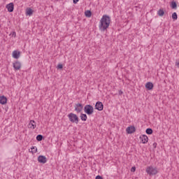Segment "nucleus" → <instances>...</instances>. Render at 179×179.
Segmentation results:
<instances>
[{
    "label": "nucleus",
    "mask_w": 179,
    "mask_h": 179,
    "mask_svg": "<svg viewBox=\"0 0 179 179\" xmlns=\"http://www.w3.org/2000/svg\"><path fill=\"white\" fill-rule=\"evenodd\" d=\"M110 22L111 17L108 15H103L99 22V28L100 31H107V29L110 27Z\"/></svg>",
    "instance_id": "f257e3e1"
},
{
    "label": "nucleus",
    "mask_w": 179,
    "mask_h": 179,
    "mask_svg": "<svg viewBox=\"0 0 179 179\" xmlns=\"http://www.w3.org/2000/svg\"><path fill=\"white\" fill-rule=\"evenodd\" d=\"M67 117L70 122H72L73 124H79V117H78V115L71 113Z\"/></svg>",
    "instance_id": "f03ea898"
},
{
    "label": "nucleus",
    "mask_w": 179,
    "mask_h": 179,
    "mask_svg": "<svg viewBox=\"0 0 179 179\" xmlns=\"http://www.w3.org/2000/svg\"><path fill=\"white\" fill-rule=\"evenodd\" d=\"M146 173L150 176H156V174L158 173L157 168L153 167L152 166H148L146 168Z\"/></svg>",
    "instance_id": "7ed1b4c3"
},
{
    "label": "nucleus",
    "mask_w": 179,
    "mask_h": 179,
    "mask_svg": "<svg viewBox=\"0 0 179 179\" xmlns=\"http://www.w3.org/2000/svg\"><path fill=\"white\" fill-rule=\"evenodd\" d=\"M84 111L87 115H92L94 113V108L92 105H85L84 107Z\"/></svg>",
    "instance_id": "20e7f679"
},
{
    "label": "nucleus",
    "mask_w": 179,
    "mask_h": 179,
    "mask_svg": "<svg viewBox=\"0 0 179 179\" xmlns=\"http://www.w3.org/2000/svg\"><path fill=\"white\" fill-rule=\"evenodd\" d=\"M104 108V105L101 101H97L95 104V110H98V111H103Z\"/></svg>",
    "instance_id": "39448f33"
},
{
    "label": "nucleus",
    "mask_w": 179,
    "mask_h": 179,
    "mask_svg": "<svg viewBox=\"0 0 179 179\" xmlns=\"http://www.w3.org/2000/svg\"><path fill=\"white\" fill-rule=\"evenodd\" d=\"M38 162L42 164H45L47 163V157L44 155H39L38 157Z\"/></svg>",
    "instance_id": "423d86ee"
},
{
    "label": "nucleus",
    "mask_w": 179,
    "mask_h": 179,
    "mask_svg": "<svg viewBox=\"0 0 179 179\" xmlns=\"http://www.w3.org/2000/svg\"><path fill=\"white\" fill-rule=\"evenodd\" d=\"M83 110V105L82 103H76L75 105V111L79 113Z\"/></svg>",
    "instance_id": "0eeeda50"
},
{
    "label": "nucleus",
    "mask_w": 179,
    "mask_h": 179,
    "mask_svg": "<svg viewBox=\"0 0 179 179\" xmlns=\"http://www.w3.org/2000/svg\"><path fill=\"white\" fill-rule=\"evenodd\" d=\"M6 9H8V12L12 13L15 9V4L13 3H10L6 6Z\"/></svg>",
    "instance_id": "6e6552de"
},
{
    "label": "nucleus",
    "mask_w": 179,
    "mask_h": 179,
    "mask_svg": "<svg viewBox=\"0 0 179 179\" xmlns=\"http://www.w3.org/2000/svg\"><path fill=\"white\" fill-rule=\"evenodd\" d=\"M13 68L15 69V71H19L20 68H22V64L19 61H16L13 63Z\"/></svg>",
    "instance_id": "1a4fd4ad"
},
{
    "label": "nucleus",
    "mask_w": 179,
    "mask_h": 179,
    "mask_svg": "<svg viewBox=\"0 0 179 179\" xmlns=\"http://www.w3.org/2000/svg\"><path fill=\"white\" fill-rule=\"evenodd\" d=\"M135 131H136V129H135V127L134 126L128 127L126 129V132L127 134H134V132H135Z\"/></svg>",
    "instance_id": "9d476101"
},
{
    "label": "nucleus",
    "mask_w": 179,
    "mask_h": 179,
    "mask_svg": "<svg viewBox=\"0 0 179 179\" xmlns=\"http://www.w3.org/2000/svg\"><path fill=\"white\" fill-rule=\"evenodd\" d=\"M13 57H14L15 59H19V58L20 57V51L14 50L13 52Z\"/></svg>",
    "instance_id": "9b49d317"
},
{
    "label": "nucleus",
    "mask_w": 179,
    "mask_h": 179,
    "mask_svg": "<svg viewBox=\"0 0 179 179\" xmlns=\"http://www.w3.org/2000/svg\"><path fill=\"white\" fill-rule=\"evenodd\" d=\"M153 83L152 82H148L145 84V88L147 89V90H153Z\"/></svg>",
    "instance_id": "f8f14e48"
},
{
    "label": "nucleus",
    "mask_w": 179,
    "mask_h": 179,
    "mask_svg": "<svg viewBox=\"0 0 179 179\" xmlns=\"http://www.w3.org/2000/svg\"><path fill=\"white\" fill-rule=\"evenodd\" d=\"M6 103H8V98L3 95L0 96V104L3 105L6 104Z\"/></svg>",
    "instance_id": "ddd939ff"
},
{
    "label": "nucleus",
    "mask_w": 179,
    "mask_h": 179,
    "mask_svg": "<svg viewBox=\"0 0 179 179\" xmlns=\"http://www.w3.org/2000/svg\"><path fill=\"white\" fill-rule=\"evenodd\" d=\"M140 139L142 142V143H148V141H149V138H148V136L146 135H142L140 136Z\"/></svg>",
    "instance_id": "4468645a"
},
{
    "label": "nucleus",
    "mask_w": 179,
    "mask_h": 179,
    "mask_svg": "<svg viewBox=\"0 0 179 179\" xmlns=\"http://www.w3.org/2000/svg\"><path fill=\"white\" fill-rule=\"evenodd\" d=\"M34 12V10H33V9H31V8H27L26 10V15L27 16H31V15H33Z\"/></svg>",
    "instance_id": "2eb2a0df"
},
{
    "label": "nucleus",
    "mask_w": 179,
    "mask_h": 179,
    "mask_svg": "<svg viewBox=\"0 0 179 179\" xmlns=\"http://www.w3.org/2000/svg\"><path fill=\"white\" fill-rule=\"evenodd\" d=\"M29 127L31 128V129H34L36 128V122L34 120H31L29 124Z\"/></svg>",
    "instance_id": "dca6fc26"
},
{
    "label": "nucleus",
    "mask_w": 179,
    "mask_h": 179,
    "mask_svg": "<svg viewBox=\"0 0 179 179\" xmlns=\"http://www.w3.org/2000/svg\"><path fill=\"white\" fill-rule=\"evenodd\" d=\"M80 117L81 121H87V115L85 113H81Z\"/></svg>",
    "instance_id": "f3484780"
},
{
    "label": "nucleus",
    "mask_w": 179,
    "mask_h": 179,
    "mask_svg": "<svg viewBox=\"0 0 179 179\" xmlns=\"http://www.w3.org/2000/svg\"><path fill=\"white\" fill-rule=\"evenodd\" d=\"M157 15L158 16H164V10H163V8H160L158 11H157Z\"/></svg>",
    "instance_id": "a211bd4d"
},
{
    "label": "nucleus",
    "mask_w": 179,
    "mask_h": 179,
    "mask_svg": "<svg viewBox=\"0 0 179 179\" xmlns=\"http://www.w3.org/2000/svg\"><path fill=\"white\" fill-rule=\"evenodd\" d=\"M85 15L86 17H92V11L90 10H87V11L85 12Z\"/></svg>",
    "instance_id": "6ab92c4d"
},
{
    "label": "nucleus",
    "mask_w": 179,
    "mask_h": 179,
    "mask_svg": "<svg viewBox=\"0 0 179 179\" xmlns=\"http://www.w3.org/2000/svg\"><path fill=\"white\" fill-rule=\"evenodd\" d=\"M43 139H44V136H43V135H41V134H38L36 136V141H38V142H41V141H43Z\"/></svg>",
    "instance_id": "aec40b11"
},
{
    "label": "nucleus",
    "mask_w": 179,
    "mask_h": 179,
    "mask_svg": "<svg viewBox=\"0 0 179 179\" xmlns=\"http://www.w3.org/2000/svg\"><path fill=\"white\" fill-rule=\"evenodd\" d=\"M171 8L172 9H177V3L176 1H172L171 3Z\"/></svg>",
    "instance_id": "412c9836"
},
{
    "label": "nucleus",
    "mask_w": 179,
    "mask_h": 179,
    "mask_svg": "<svg viewBox=\"0 0 179 179\" xmlns=\"http://www.w3.org/2000/svg\"><path fill=\"white\" fill-rule=\"evenodd\" d=\"M145 132H146L147 135H152V134H153V129H152L150 128H148V129H146Z\"/></svg>",
    "instance_id": "4be33fe9"
},
{
    "label": "nucleus",
    "mask_w": 179,
    "mask_h": 179,
    "mask_svg": "<svg viewBox=\"0 0 179 179\" xmlns=\"http://www.w3.org/2000/svg\"><path fill=\"white\" fill-rule=\"evenodd\" d=\"M172 19H173V20H177V19H178V15H177V13H173L172 14Z\"/></svg>",
    "instance_id": "5701e85b"
},
{
    "label": "nucleus",
    "mask_w": 179,
    "mask_h": 179,
    "mask_svg": "<svg viewBox=\"0 0 179 179\" xmlns=\"http://www.w3.org/2000/svg\"><path fill=\"white\" fill-rule=\"evenodd\" d=\"M31 150H32V153H37V147H31Z\"/></svg>",
    "instance_id": "b1692460"
},
{
    "label": "nucleus",
    "mask_w": 179,
    "mask_h": 179,
    "mask_svg": "<svg viewBox=\"0 0 179 179\" xmlns=\"http://www.w3.org/2000/svg\"><path fill=\"white\" fill-rule=\"evenodd\" d=\"M62 68H64V65H62V64H59L57 65V69H62Z\"/></svg>",
    "instance_id": "393cba45"
},
{
    "label": "nucleus",
    "mask_w": 179,
    "mask_h": 179,
    "mask_svg": "<svg viewBox=\"0 0 179 179\" xmlns=\"http://www.w3.org/2000/svg\"><path fill=\"white\" fill-rule=\"evenodd\" d=\"M131 173H135V171H136V167L135 166L131 167Z\"/></svg>",
    "instance_id": "a878e982"
},
{
    "label": "nucleus",
    "mask_w": 179,
    "mask_h": 179,
    "mask_svg": "<svg viewBox=\"0 0 179 179\" xmlns=\"http://www.w3.org/2000/svg\"><path fill=\"white\" fill-rule=\"evenodd\" d=\"M10 36H12V37H16V32L15 31H13Z\"/></svg>",
    "instance_id": "bb28decb"
},
{
    "label": "nucleus",
    "mask_w": 179,
    "mask_h": 179,
    "mask_svg": "<svg viewBox=\"0 0 179 179\" xmlns=\"http://www.w3.org/2000/svg\"><path fill=\"white\" fill-rule=\"evenodd\" d=\"M175 65H176V66H177V68H179V59L178 60H176Z\"/></svg>",
    "instance_id": "cd10ccee"
},
{
    "label": "nucleus",
    "mask_w": 179,
    "mask_h": 179,
    "mask_svg": "<svg viewBox=\"0 0 179 179\" xmlns=\"http://www.w3.org/2000/svg\"><path fill=\"white\" fill-rule=\"evenodd\" d=\"M152 146H153L154 149H156V148H157V143H154L152 144Z\"/></svg>",
    "instance_id": "c85d7f7f"
},
{
    "label": "nucleus",
    "mask_w": 179,
    "mask_h": 179,
    "mask_svg": "<svg viewBox=\"0 0 179 179\" xmlns=\"http://www.w3.org/2000/svg\"><path fill=\"white\" fill-rule=\"evenodd\" d=\"M95 179H103V177H101V176H96Z\"/></svg>",
    "instance_id": "c756f323"
},
{
    "label": "nucleus",
    "mask_w": 179,
    "mask_h": 179,
    "mask_svg": "<svg viewBox=\"0 0 179 179\" xmlns=\"http://www.w3.org/2000/svg\"><path fill=\"white\" fill-rule=\"evenodd\" d=\"M79 2V0H73V3L76 4Z\"/></svg>",
    "instance_id": "7c9ffc66"
},
{
    "label": "nucleus",
    "mask_w": 179,
    "mask_h": 179,
    "mask_svg": "<svg viewBox=\"0 0 179 179\" xmlns=\"http://www.w3.org/2000/svg\"><path fill=\"white\" fill-rule=\"evenodd\" d=\"M123 93H124V92H123L122 90H120V91H119V94H120V96H121Z\"/></svg>",
    "instance_id": "2f4dec72"
}]
</instances>
